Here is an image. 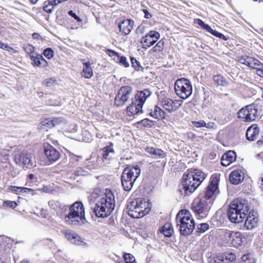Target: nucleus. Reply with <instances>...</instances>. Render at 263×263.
Listing matches in <instances>:
<instances>
[{"label":"nucleus","mask_w":263,"mask_h":263,"mask_svg":"<svg viewBox=\"0 0 263 263\" xmlns=\"http://www.w3.org/2000/svg\"><path fill=\"white\" fill-rule=\"evenodd\" d=\"M91 64L88 62H84L83 63L84 67L83 68H91L90 67Z\"/></svg>","instance_id":"774afa93"},{"label":"nucleus","mask_w":263,"mask_h":263,"mask_svg":"<svg viewBox=\"0 0 263 263\" xmlns=\"http://www.w3.org/2000/svg\"><path fill=\"white\" fill-rule=\"evenodd\" d=\"M160 101L162 107L169 112L177 110L182 104V100H174L167 97L161 99Z\"/></svg>","instance_id":"dca6fc26"},{"label":"nucleus","mask_w":263,"mask_h":263,"mask_svg":"<svg viewBox=\"0 0 263 263\" xmlns=\"http://www.w3.org/2000/svg\"><path fill=\"white\" fill-rule=\"evenodd\" d=\"M114 150L113 149V143H110L109 145L105 146L103 149V159L109 160L114 154Z\"/></svg>","instance_id":"7c9ffc66"},{"label":"nucleus","mask_w":263,"mask_h":263,"mask_svg":"<svg viewBox=\"0 0 263 263\" xmlns=\"http://www.w3.org/2000/svg\"><path fill=\"white\" fill-rule=\"evenodd\" d=\"M177 227H179L180 233L184 236H188L193 232L195 223L190 212L186 210L180 211L176 215Z\"/></svg>","instance_id":"20e7f679"},{"label":"nucleus","mask_w":263,"mask_h":263,"mask_svg":"<svg viewBox=\"0 0 263 263\" xmlns=\"http://www.w3.org/2000/svg\"><path fill=\"white\" fill-rule=\"evenodd\" d=\"M164 48V42L162 41H159L157 44L153 47L154 51H161Z\"/></svg>","instance_id":"c03bdc74"},{"label":"nucleus","mask_w":263,"mask_h":263,"mask_svg":"<svg viewBox=\"0 0 263 263\" xmlns=\"http://www.w3.org/2000/svg\"><path fill=\"white\" fill-rule=\"evenodd\" d=\"M226 159H227L229 162H233L236 159V154L233 151H228L223 155Z\"/></svg>","instance_id":"c9c22d12"},{"label":"nucleus","mask_w":263,"mask_h":263,"mask_svg":"<svg viewBox=\"0 0 263 263\" xmlns=\"http://www.w3.org/2000/svg\"><path fill=\"white\" fill-rule=\"evenodd\" d=\"M213 80L219 86H226L229 84V82L220 74L214 76L213 77Z\"/></svg>","instance_id":"f704fd0d"},{"label":"nucleus","mask_w":263,"mask_h":263,"mask_svg":"<svg viewBox=\"0 0 263 263\" xmlns=\"http://www.w3.org/2000/svg\"><path fill=\"white\" fill-rule=\"evenodd\" d=\"M3 203L6 205H8L9 207L13 209H15L17 205V203L15 201H4Z\"/></svg>","instance_id":"8fccbe9b"},{"label":"nucleus","mask_w":263,"mask_h":263,"mask_svg":"<svg viewBox=\"0 0 263 263\" xmlns=\"http://www.w3.org/2000/svg\"><path fill=\"white\" fill-rule=\"evenodd\" d=\"M195 22L197 23L198 25L200 26L202 28H203L204 26L206 24L200 19H196L195 20Z\"/></svg>","instance_id":"4d7b16f0"},{"label":"nucleus","mask_w":263,"mask_h":263,"mask_svg":"<svg viewBox=\"0 0 263 263\" xmlns=\"http://www.w3.org/2000/svg\"><path fill=\"white\" fill-rule=\"evenodd\" d=\"M174 89L178 97L182 99H186L192 93V84L190 80L181 78L176 81Z\"/></svg>","instance_id":"1a4fd4ad"},{"label":"nucleus","mask_w":263,"mask_h":263,"mask_svg":"<svg viewBox=\"0 0 263 263\" xmlns=\"http://www.w3.org/2000/svg\"><path fill=\"white\" fill-rule=\"evenodd\" d=\"M115 207V195L111 190L106 189L103 195L98 197L93 212L98 217L108 216Z\"/></svg>","instance_id":"f03ea898"},{"label":"nucleus","mask_w":263,"mask_h":263,"mask_svg":"<svg viewBox=\"0 0 263 263\" xmlns=\"http://www.w3.org/2000/svg\"><path fill=\"white\" fill-rule=\"evenodd\" d=\"M193 210L198 218L206 217L208 213V206L205 200H199L197 202H194Z\"/></svg>","instance_id":"2eb2a0df"},{"label":"nucleus","mask_w":263,"mask_h":263,"mask_svg":"<svg viewBox=\"0 0 263 263\" xmlns=\"http://www.w3.org/2000/svg\"><path fill=\"white\" fill-rule=\"evenodd\" d=\"M30 59L32 64L34 66H38L41 67H46L48 66L47 61L43 57L41 54L39 53H33L30 55Z\"/></svg>","instance_id":"5701e85b"},{"label":"nucleus","mask_w":263,"mask_h":263,"mask_svg":"<svg viewBox=\"0 0 263 263\" xmlns=\"http://www.w3.org/2000/svg\"><path fill=\"white\" fill-rule=\"evenodd\" d=\"M262 68H263V64L262 67H260V66H257V68H254L256 69V72L258 75L261 76V74H263V70L262 69Z\"/></svg>","instance_id":"13d9d810"},{"label":"nucleus","mask_w":263,"mask_h":263,"mask_svg":"<svg viewBox=\"0 0 263 263\" xmlns=\"http://www.w3.org/2000/svg\"><path fill=\"white\" fill-rule=\"evenodd\" d=\"M44 152L47 158L51 162L57 161L60 157L59 152L50 145L45 146Z\"/></svg>","instance_id":"412c9836"},{"label":"nucleus","mask_w":263,"mask_h":263,"mask_svg":"<svg viewBox=\"0 0 263 263\" xmlns=\"http://www.w3.org/2000/svg\"><path fill=\"white\" fill-rule=\"evenodd\" d=\"M106 53L108 54L110 57H114L115 55H117L118 57V55H119L118 52H116V51L111 50V49H107L106 50Z\"/></svg>","instance_id":"5fc2aeb1"},{"label":"nucleus","mask_w":263,"mask_h":263,"mask_svg":"<svg viewBox=\"0 0 263 263\" xmlns=\"http://www.w3.org/2000/svg\"><path fill=\"white\" fill-rule=\"evenodd\" d=\"M237 60L240 63L251 68H257V66L262 67V63L259 60L246 55L238 57Z\"/></svg>","instance_id":"6ab92c4d"},{"label":"nucleus","mask_w":263,"mask_h":263,"mask_svg":"<svg viewBox=\"0 0 263 263\" xmlns=\"http://www.w3.org/2000/svg\"><path fill=\"white\" fill-rule=\"evenodd\" d=\"M132 66L136 70H139L141 67L139 62L134 58H130Z\"/></svg>","instance_id":"37998d69"},{"label":"nucleus","mask_w":263,"mask_h":263,"mask_svg":"<svg viewBox=\"0 0 263 263\" xmlns=\"http://www.w3.org/2000/svg\"><path fill=\"white\" fill-rule=\"evenodd\" d=\"M76 174L79 176H80V175L83 176V175H85V172L84 171H83V170H79L76 171Z\"/></svg>","instance_id":"052dcab7"},{"label":"nucleus","mask_w":263,"mask_h":263,"mask_svg":"<svg viewBox=\"0 0 263 263\" xmlns=\"http://www.w3.org/2000/svg\"><path fill=\"white\" fill-rule=\"evenodd\" d=\"M140 173L141 170L138 165H129L124 169L121 175V182L125 191L131 190Z\"/></svg>","instance_id":"6e6552de"},{"label":"nucleus","mask_w":263,"mask_h":263,"mask_svg":"<svg viewBox=\"0 0 263 263\" xmlns=\"http://www.w3.org/2000/svg\"><path fill=\"white\" fill-rule=\"evenodd\" d=\"M220 33V32H219L216 30H213V31H212V32H211V34L212 35H213L214 36H215L216 37H218Z\"/></svg>","instance_id":"0e129e2a"},{"label":"nucleus","mask_w":263,"mask_h":263,"mask_svg":"<svg viewBox=\"0 0 263 263\" xmlns=\"http://www.w3.org/2000/svg\"><path fill=\"white\" fill-rule=\"evenodd\" d=\"M240 263H255V260L250 255H244L241 257Z\"/></svg>","instance_id":"58836bf2"},{"label":"nucleus","mask_w":263,"mask_h":263,"mask_svg":"<svg viewBox=\"0 0 263 263\" xmlns=\"http://www.w3.org/2000/svg\"><path fill=\"white\" fill-rule=\"evenodd\" d=\"M124 259L125 263H137L135 257L129 253H125Z\"/></svg>","instance_id":"4c0bfd02"},{"label":"nucleus","mask_w":263,"mask_h":263,"mask_svg":"<svg viewBox=\"0 0 263 263\" xmlns=\"http://www.w3.org/2000/svg\"><path fill=\"white\" fill-rule=\"evenodd\" d=\"M54 53V51L50 48H47L43 51L44 55L48 59H51L53 58Z\"/></svg>","instance_id":"ea45409f"},{"label":"nucleus","mask_w":263,"mask_h":263,"mask_svg":"<svg viewBox=\"0 0 263 263\" xmlns=\"http://www.w3.org/2000/svg\"><path fill=\"white\" fill-rule=\"evenodd\" d=\"M206 176V175L198 169L185 173L178 186V192L179 195L184 197L192 194L205 179Z\"/></svg>","instance_id":"f257e3e1"},{"label":"nucleus","mask_w":263,"mask_h":263,"mask_svg":"<svg viewBox=\"0 0 263 263\" xmlns=\"http://www.w3.org/2000/svg\"><path fill=\"white\" fill-rule=\"evenodd\" d=\"M82 75L86 79L90 78L93 75L92 69L91 68H83L82 72Z\"/></svg>","instance_id":"e433bc0d"},{"label":"nucleus","mask_w":263,"mask_h":263,"mask_svg":"<svg viewBox=\"0 0 263 263\" xmlns=\"http://www.w3.org/2000/svg\"><path fill=\"white\" fill-rule=\"evenodd\" d=\"M203 29H205L207 31L211 33L213 30L208 24H206L204 26Z\"/></svg>","instance_id":"bf43d9fd"},{"label":"nucleus","mask_w":263,"mask_h":263,"mask_svg":"<svg viewBox=\"0 0 263 263\" xmlns=\"http://www.w3.org/2000/svg\"><path fill=\"white\" fill-rule=\"evenodd\" d=\"M134 22L131 20H124L119 23L118 26L120 30L124 35L129 34L133 28Z\"/></svg>","instance_id":"bb28decb"},{"label":"nucleus","mask_w":263,"mask_h":263,"mask_svg":"<svg viewBox=\"0 0 263 263\" xmlns=\"http://www.w3.org/2000/svg\"><path fill=\"white\" fill-rule=\"evenodd\" d=\"M209 228V225L207 223H202L198 226V232L204 233Z\"/></svg>","instance_id":"79ce46f5"},{"label":"nucleus","mask_w":263,"mask_h":263,"mask_svg":"<svg viewBox=\"0 0 263 263\" xmlns=\"http://www.w3.org/2000/svg\"><path fill=\"white\" fill-rule=\"evenodd\" d=\"M142 11L143 12L144 14V17L147 19H149L152 17V15L151 14L149 13V12L146 9H143L142 10Z\"/></svg>","instance_id":"6e6d98bb"},{"label":"nucleus","mask_w":263,"mask_h":263,"mask_svg":"<svg viewBox=\"0 0 263 263\" xmlns=\"http://www.w3.org/2000/svg\"><path fill=\"white\" fill-rule=\"evenodd\" d=\"M141 122L144 126H151L152 124V121L147 119L142 120Z\"/></svg>","instance_id":"864d4df0"},{"label":"nucleus","mask_w":263,"mask_h":263,"mask_svg":"<svg viewBox=\"0 0 263 263\" xmlns=\"http://www.w3.org/2000/svg\"><path fill=\"white\" fill-rule=\"evenodd\" d=\"M118 59L119 60V63L124 66L125 67H129V63L128 61H127V59L126 57L124 56H119V55H118Z\"/></svg>","instance_id":"a19ab883"},{"label":"nucleus","mask_w":263,"mask_h":263,"mask_svg":"<svg viewBox=\"0 0 263 263\" xmlns=\"http://www.w3.org/2000/svg\"><path fill=\"white\" fill-rule=\"evenodd\" d=\"M146 30V28L143 25H139L136 29V33L138 34H142L144 33Z\"/></svg>","instance_id":"de8ad7c7"},{"label":"nucleus","mask_w":263,"mask_h":263,"mask_svg":"<svg viewBox=\"0 0 263 263\" xmlns=\"http://www.w3.org/2000/svg\"><path fill=\"white\" fill-rule=\"evenodd\" d=\"M55 81V80L53 78L46 79L43 81V84L47 86H51Z\"/></svg>","instance_id":"09e8293b"},{"label":"nucleus","mask_w":263,"mask_h":263,"mask_svg":"<svg viewBox=\"0 0 263 263\" xmlns=\"http://www.w3.org/2000/svg\"><path fill=\"white\" fill-rule=\"evenodd\" d=\"M160 37V33L155 30L149 31L140 39V43L143 49H147L154 45Z\"/></svg>","instance_id":"ddd939ff"},{"label":"nucleus","mask_w":263,"mask_h":263,"mask_svg":"<svg viewBox=\"0 0 263 263\" xmlns=\"http://www.w3.org/2000/svg\"><path fill=\"white\" fill-rule=\"evenodd\" d=\"M65 221L70 224L78 225L85 220L84 206L81 202H75L69 207V212L65 217Z\"/></svg>","instance_id":"423d86ee"},{"label":"nucleus","mask_w":263,"mask_h":263,"mask_svg":"<svg viewBox=\"0 0 263 263\" xmlns=\"http://www.w3.org/2000/svg\"><path fill=\"white\" fill-rule=\"evenodd\" d=\"M66 120L63 117L50 118L46 119L41 123L40 128L46 129L56 125L65 124Z\"/></svg>","instance_id":"f3484780"},{"label":"nucleus","mask_w":263,"mask_h":263,"mask_svg":"<svg viewBox=\"0 0 263 263\" xmlns=\"http://www.w3.org/2000/svg\"><path fill=\"white\" fill-rule=\"evenodd\" d=\"M219 177L217 176H212L211 178L210 184L207 186L204 194L206 199H209L213 195L214 193L218 189Z\"/></svg>","instance_id":"a211bd4d"},{"label":"nucleus","mask_w":263,"mask_h":263,"mask_svg":"<svg viewBox=\"0 0 263 263\" xmlns=\"http://www.w3.org/2000/svg\"><path fill=\"white\" fill-rule=\"evenodd\" d=\"M9 189L10 191L14 192L16 194H23L33 191V190L31 189L25 187H18L16 186H10Z\"/></svg>","instance_id":"2f4dec72"},{"label":"nucleus","mask_w":263,"mask_h":263,"mask_svg":"<svg viewBox=\"0 0 263 263\" xmlns=\"http://www.w3.org/2000/svg\"><path fill=\"white\" fill-rule=\"evenodd\" d=\"M218 37L222 39L224 41L228 40V37L227 36H226L224 35H223V34L221 33L219 34V36Z\"/></svg>","instance_id":"69168bd1"},{"label":"nucleus","mask_w":263,"mask_h":263,"mask_svg":"<svg viewBox=\"0 0 263 263\" xmlns=\"http://www.w3.org/2000/svg\"><path fill=\"white\" fill-rule=\"evenodd\" d=\"M214 123L213 122H209L208 123H205V126L208 128H213L214 126Z\"/></svg>","instance_id":"680f3d73"},{"label":"nucleus","mask_w":263,"mask_h":263,"mask_svg":"<svg viewBox=\"0 0 263 263\" xmlns=\"http://www.w3.org/2000/svg\"><path fill=\"white\" fill-rule=\"evenodd\" d=\"M151 116L157 119L164 118L165 116V112L159 107L156 106L153 110L149 112Z\"/></svg>","instance_id":"c756f323"},{"label":"nucleus","mask_w":263,"mask_h":263,"mask_svg":"<svg viewBox=\"0 0 263 263\" xmlns=\"http://www.w3.org/2000/svg\"><path fill=\"white\" fill-rule=\"evenodd\" d=\"M66 1L67 0H47L44 2L43 9L47 13H51L55 7Z\"/></svg>","instance_id":"cd10ccee"},{"label":"nucleus","mask_w":263,"mask_h":263,"mask_svg":"<svg viewBox=\"0 0 263 263\" xmlns=\"http://www.w3.org/2000/svg\"><path fill=\"white\" fill-rule=\"evenodd\" d=\"M151 94V91L148 89L138 91L132 99L131 104L127 107V112L131 115L142 113L143 105Z\"/></svg>","instance_id":"0eeeda50"},{"label":"nucleus","mask_w":263,"mask_h":263,"mask_svg":"<svg viewBox=\"0 0 263 263\" xmlns=\"http://www.w3.org/2000/svg\"><path fill=\"white\" fill-rule=\"evenodd\" d=\"M48 204L51 209L57 212H60L65 207L61 203L55 200L49 201Z\"/></svg>","instance_id":"72a5a7b5"},{"label":"nucleus","mask_w":263,"mask_h":263,"mask_svg":"<svg viewBox=\"0 0 263 263\" xmlns=\"http://www.w3.org/2000/svg\"><path fill=\"white\" fill-rule=\"evenodd\" d=\"M126 209L129 216L139 218L148 214L151 208L149 203L146 199L137 198L128 203Z\"/></svg>","instance_id":"39448f33"},{"label":"nucleus","mask_w":263,"mask_h":263,"mask_svg":"<svg viewBox=\"0 0 263 263\" xmlns=\"http://www.w3.org/2000/svg\"><path fill=\"white\" fill-rule=\"evenodd\" d=\"M193 125L197 128H200L205 126V122L203 120H200L199 121H193Z\"/></svg>","instance_id":"49530a36"},{"label":"nucleus","mask_w":263,"mask_h":263,"mask_svg":"<svg viewBox=\"0 0 263 263\" xmlns=\"http://www.w3.org/2000/svg\"><path fill=\"white\" fill-rule=\"evenodd\" d=\"M238 114V117L246 122L254 121L258 116L257 108L254 104H250L241 108Z\"/></svg>","instance_id":"9b49d317"},{"label":"nucleus","mask_w":263,"mask_h":263,"mask_svg":"<svg viewBox=\"0 0 263 263\" xmlns=\"http://www.w3.org/2000/svg\"><path fill=\"white\" fill-rule=\"evenodd\" d=\"M260 132V129L257 124H252L247 130L246 138L248 140L255 141Z\"/></svg>","instance_id":"393cba45"},{"label":"nucleus","mask_w":263,"mask_h":263,"mask_svg":"<svg viewBox=\"0 0 263 263\" xmlns=\"http://www.w3.org/2000/svg\"><path fill=\"white\" fill-rule=\"evenodd\" d=\"M257 144L259 145H263V136L261 137V138L257 141Z\"/></svg>","instance_id":"338daca9"},{"label":"nucleus","mask_w":263,"mask_h":263,"mask_svg":"<svg viewBox=\"0 0 263 263\" xmlns=\"http://www.w3.org/2000/svg\"><path fill=\"white\" fill-rule=\"evenodd\" d=\"M7 47H8V46L7 45L3 43L0 42V48L6 50Z\"/></svg>","instance_id":"e2e57ef3"},{"label":"nucleus","mask_w":263,"mask_h":263,"mask_svg":"<svg viewBox=\"0 0 263 263\" xmlns=\"http://www.w3.org/2000/svg\"><path fill=\"white\" fill-rule=\"evenodd\" d=\"M232 163L228 161V160L224 158L223 156H222L221 159V164L222 165L224 166H228L230 165Z\"/></svg>","instance_id":"3c124183"},{"label":"nucleus","mask_w":263,"mask_h":263,"mask_svg":"<svg viewBox=\"0 0 263 263\" xmlns=\"http://www.w3.org/2000/svg\"><path fill=\"white\" fill-rule=\"evenodd\" d=\"M236 256L233 253H226L217 257L216 263H234Z\"/></svg>","instance_id":"c85d7f7f"},{"label":"nucleus","mask_w":263,"mask_h":263,"mask_svg":"<svg viewBox=\"0 0 263 263\" xmlns=\"http://www.w3.org/2000/svg\"><path fill=\"white\" fill-rule=\"evenodd\" d=\"M16 163L23 167L31 168L34 165L32 155L27 151H23L15 156Z\"/></svg>","instance_id":"4468645a"},{"label":"nucleus","mask_w":263,"mask_h":263,"mask_svg":"<svg viewBox=\"0 0 263 263\" xmlns=\"http://www.w3.org/2000/svg\"><path fill=\"white\" fill-rule=\"evenodd\" d=\"M133 88L129 86L121 87L115 98V104L118 107L123 106L130 98Z\"/></svg>","instance_id":"f8f14e48"},{"label":"nucleus","mask_w":263,"mask_h":263,"mask_svg":"<svg viewBox=\"0 0 263 263\" xmlns=\"http://www.w3.org/2000/svg\"><path fill=\"white\" fill-rule=\"evenodd\" d=\"M174 231L172 228L171 224L170 223H166L163 227L160 229V232L164 234L166 237H170L172 236Z\"/></svg>","instance_id":"473e14b6"},{"label":"nucleus","mask_w":263,"mask_h":263,"mask_svg":"<svg viewBox=\"0 0 263 263\" xmlns=\"http://www.w3.org/2000/svg\"><path fill=\"white\" fill-rule=\"evenodd\" d=\"M145 150L154 159H163L166 156V153L158 148L147 146Z\"/></svg>","instance_id":"b1692460"},{"label":"nucleus","mask_w":263,"mask_h":263,"mask_svg":"<svg viewBox=\"0 0 263 263\" xmlns=\"http://www.w3.org/2000/svg\"><path fill=\"white\" fill-rule=\"evenodd\" d=\"M244 179V174L240 170L232 171L230 175V182L233 184H238Z\"/></svg>","instance_id":"a878e982"},{"label":"nucleus","mask_w":263,"mask_h":263,"mask_svg":"<svg viewBox=\"0 0 263 263\" xmlns=\"http://www.w3.org/2000/svg\"><path fill=\"white\" fill-rule=\"evenodd\" d=\"M68 14L71 17H73L76 20H77L79 22H81L82 20L75 13H74L72 10L68 11Z\"/></svg>","instance_id":"603ef678"},{"label":"nucleus","mask_w":263,"mask_h":263,"mask_svg":"<svg viewBox=\"0 0 263 263\" xmlns=\"http://www.w3.org/2000/svg\"><path fill=\"white\" fill-rule=\"evenodd\" d=\"M24 50L27 53L30 54L34 52V47L30 44H27L24 45Z\"/></svg>","instance_id":"a18cd8bd"},{"label":"nucleus","mask_w":263,"mask_h":263,"mask_svg":"<svg viewBox=\"0 0 263 263\" xmlns=\"http://www.w3.org/2000/svg\"><path fill=\"white\" fill-rule=\"evenodd\" d=\"M246 218L244 227L246 229L252 230L257 226L258 218L256 212H250Z\"/></svg>","instance_id":"aec40b11"},{"label":"nucleus","mask_w":263,"mask_h":263,"mask_svg":"<svg viewBox=\"0 0 263 263\" xmlns=\"http://www.w3.org/2000/svg\"><path fill=\"white\" fill-rule=\"evenodd\" d=\"M65 237L71 243L77 245L87 246V244L83 241L82 238L74 232L67 231L65 232Z\"/></svg>","instance_id":"4be33fe9"},{"label":"nucleus","mask_w":263,"mask_h":263,"mask_svg":"<svg viewBox=\"0 0 263 263\" xmlns=\"http://www.w3.org/2000/svg\"><path fill=\"white\" fill-rule=\"evenodd\" d=\"M249 210L248 202L246 200L236 199L230 205L228 216L232 222L240 223L246 219Z\"/></svg>","instance_id":"7ed1b4c3"},{"label":"nucleus","mask_w":263,"mask_h":263,"mask_svg":"<svg viewBox=\"0 0 263 263\" xmlns=\"http://www.w3.org/2000/svg\"><path fill=\"white\" fill-rule=\"evenodd\" d=\"M224 238L228 245L237 247L242 245L245 237L240 232L226 231L224 233Z\"/></svg>","instance_id":"9d476101"}]
</instances>
